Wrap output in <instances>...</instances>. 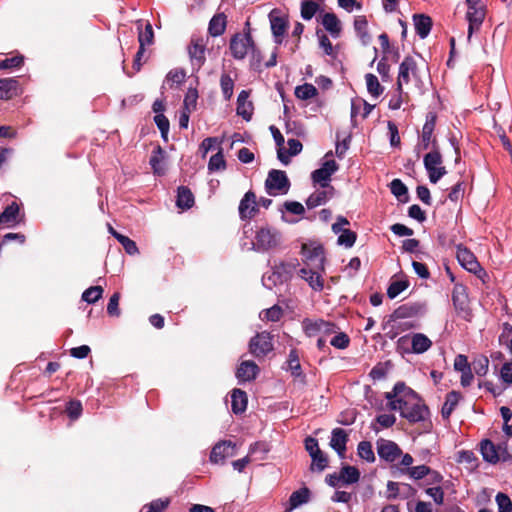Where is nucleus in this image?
Returning a JSON list of instances; mask_svg holds the SVG:
<instances>
[{"mask_svg": "<svg viewBox=\"0 0 512 512\" xmlns=\"http://www.w3.org/2000/svg\"><path fill=\"white\" fill-rule=\"evenodd\" d=\"M385 398L390 410L399 411L411 423L423 421L429 414L420 396L403 382L396 383L392 391L385 393Z\"/></svg>", "mask_w": 512, "mask_h": 512, "instance_id": "obj_1", "label": "nucleus"}, {"mask_svg": "<svg viewBox=\"0 0 512 512\" xmlns=\"http://www.w3.org/2000/svg\"><path fill=\"white\" fill-rule=\"evenodd\" d=\"M281 243V233L270 226H257L252 240L253 249L265 252L276 248Z\"/></svg>", "mask_w": 512, "mask_h": 512, "instance_id": "obj_2", "label": "nucleus"}, {"mask_svg": "<svg viewBox=\"0 0 512 512\" xmlns=\"http://www.w3.org/2000/svg\"><path fill=\"white\" fill-rule=\"evenodd\" d=\"M468 22L467 40L470 41L473 34L478 33L486 17V6L481 0H466Z\"/></svg>", "mask_w": 512, "mask_h": 512, "instance_id": "obj_3", "label": "nucleus"}, {"mask_svg": "<svg viewBox=\"0 0 512 512\" xmlns=\"http://www.w3.org/2000/svg\"><path fill=\"white\" fill-rule=\"evenodd\" d=\"M296 264L294 262H282L276 265L271 272L263 275L262 283L267 289H273L278 284L289 281L295 271Z\"/></svg>", "mask_w": 512, "mask_h": 512, "instance_id": "obj_4", "label": "nucleus"}, {"mask_svg": "<svg viewBox=\"0 0 512 512\" xmlns=\"http://www.w3.org/2000/svg\"><path fill=\"white\" fill-rule=\"evenodd\" d=\"M425 169L428 173L429 180L437 183L446 173V168L442 165V155L438 149H433L424 156L423 159Z\"/></svg>", "mask_w": 512, "mask_h": 512, "instance_id": "obj_5", "label": "nucleus"}, {"mask_svg": "<svg viewBox=\"0 0 512 512\" xmlns=\"http://www.w3.org/2000/svg\"><path fill=\"white\" fill-rule=\"evenodd\" d=\"M290 183L284 171L271 170L265 181L266 192L271 196L286 194Z\"/></svg>", "mask_w": 512, "mask_h": 512, "instance_id": "obj_6", "label": "nucleus"}, {"mask_svg": "<svg viewBox=\"0 0 512 512\" xmlns=\"http://www.w3.org/2000/svg\"><path fill=\"white\" fill-rule=\"evenodd\" d=\"M436 126V114L429 112L426 115V121L423 125L422 132L420 135V141L416 147L418 151L428 150L429 148L438 149V143L436 138L433 136V132Z\"/></svg>", "mask_w": 512, "mask_h": 512, "instance_id": "obj_7", "label": "nucleus"}, {"mask_svg": "<svg viewBox=\"0 0 512 512\" xmlns=\"http://www.w3.org/2000/svg\"><path fill=\"white\" fill-rule=\"evenodd\" d=\"M302 255L306 266L324 269V250L318 244H303Z\"/></svg>", "mask_w": 512, "mask_h": 512, "instance_id": "obj_8", "label": "nucleus"}, {"mask_svg": "<svg viewBox=\"0 0 512 512\" xmlns=\"http://www.w3.org/2000/svg\"><path fill=\"white\" fill-rule=\"evenodd\" d=\"M251 48H253V40L249 32L238 33L231 38L230 50L234 58L244 59Z\"/></svg>", "mask_w": 512, "mask_h": 512, "instance_id": "obj_9", "label": "nucleus"}, {"mask_svg": "<svg viewBox=\"0 0 512 512\" xmlns=\"http://www.w3.org/2000/svg\"><path fill=\"white\" fill-rule=\"evenodd\" d=\"M337 170L338 164L333 159H326L319 169L312 172V180L320 187H332L329 182Z\"/></svg>", "mask_w": 512, "mask_h": 512, "instance_id": "obj_10", "label": "nucleus"}, {"mask_svg": "<svg viewBox=\"0 0 512 512\" xmlns=\"http://www.w3.org/2000/svg\"><path fill=\"white\" fill-rule=\"evenodd\" d=\"M410 76L419 78L417 73V64L412 57H405L399 66V74L396 83V90L402 91L403 84L410 82Z\"/></svg>", "mask_w": 512, "mask_h": 512, "instance_id": "obj_11", "label": "nucleus"}, {"mask_svg": "<svg viewBox=\"0 0 512 512\" xmlns=\"http://www.w3.org/2000/svg\"><path fill=\"white\" fill-rule=\"evenodd\" d=\"M249 349L250 352L256 357L265 356L273 349L270 334L267 332L258 333L250 340Z\"/></svg>", "mask_w": 512, "mask_h": 512, "instance_id": "obj_12", "label": "nucleus"}, {"mask_svg": "<svg viewBox=\"0 0 512 512\" xmlns=\"http://www.w3.org/2000/svg\"><path fill=\"white\" fill-rule=\"evenodd\" d=\"M235 443L223 440L216 443L210 453V461L214 464H223L225 459L235 455Z\"/></svg>", "mask_w": 512, "mask_h": 512, "instance_id": "obj_13", "label": "nucleus"}, {"mask_svg": "<svg viewBox=\"0 0 512 512\" xmlns=\"http://www.w3.org/2000/svg\"><path fill=\"white\" fill-rule=\"evenodd\" d=\"M377 452L379 457L387 462H394L402 455L399 446L395 442L386 439L377 441Z\"/></svg>", "mask_w": 512, "mask_h": 512, "instance_id": "obj_14", "label": "nucleus"}, {"mask_svg": "<svg viewBox=\"0 0 512 512\" xmlns=\"http://www.w3.org/2000/svg\"><path fill=\"white\" fill-rule=\"evenodd\" d=\"M238 210L242 220L251 219L256 215L258 212V203L254 192L248 191L245 193L240 201Z\"/></svg>", "mask_w": 512, "mask_h": 512, "instance_id": "obj_15", "label": "nucleus"}, {"mask_svg": "<svg viewBox=\"0 0 512 512\" xmlns=\"http://www.w3.org/2000/svg\"><path fill=\"white\" fill-rule=\"evenodd\" d=\"M457 259L464 269L473 274H478L482 270L474 254L466 247H457Z\"/></svg>", "mask_w": 512, "mask_h": 512, "instance_id": "obj_16", "label": "nucleus"}, {"mask_svg": "<svg viewBox=\"0 0 512 512\" xmlns=\"http://www.w3.org/2000/svg\"><path fill=\"white\" fill-rule=\"evenodd\" d=\"M205 42L200 38H193L188 47L191 64L199 70L205 62Z\"/></svg>", "mask_w": 512, "mask_h": 512, "instance_id": "obj_17", "label": "nucleus"}, {"mask_svg": "<svg viewBox=\"0 0 512 512\" xmlns=\"http://www.w3.org/2000/svg\"><path fill=\"white\" fill-rule=\"evenodd\" d=\"M324 269H315L311 266H305L299 271V276L304 279L315 291H321L324 287V281L320 274Z\"/></svg>", "mask_w": 512, "mask_h": 512, "instance_id": "obj_18", "label": "nucleus"}, {"mask_svg": "<svg viewBox=\"0 0 512 512\" xmlns=\"http://www.w3.org/2000/svg\"><path fill=\"white\" fill-rule=\"evenodd\" d=\"M422 312V306L419 304H405L398 307L389 317L386 325L395 323L397 320L417 316Z\"/></svg>", "mask_w": 512, "mask_h": 512, "instance_id": "obj_19", "label": "nucleus"}, {"mask_svg": "<svg viewBox=\"0 0 512 512\" xmlns=\"http://www.w3.org/2000/svg\"><path fill=\"white\" fill-rule=\"evenodd\" d=\"M270 24H271V30L275 37V42L280 44L282 43L283 36L286 32L287 28V22L280 15V13L276 10L271 11L269 14Z\"/></svg>", "mask_w": 512, "mask_h": 512, "instance_id": "obj_20", "label": "nucleus"}, {"mask_svg": "<svg viewBox=\"0 0 512 512\" xmlns=\"http://www.w3.org/2000/svg\"><path fill=\"white\" fill-rule=\"evenodd\" d=\"M506 453V450L500 446H495L490 440H483L481 442V454L483 459L491 464H496L501 459V454Z\"/></svg>", "mask_w": 512, "mask_h": 512, "instance_id": "obj_21", "label": "nucleus"}, {"mask_svg": "<svg viewBox=\"0 0 512 512\" xmlns=\"http://www.w3.org/2000/svg\"><path fill=\"white\" fill-rule=\"evenodd\" d=\"M348 435L342 428H335L331 433L330 447L334 449L340 458L345 457Z\"/></svg>", "mask_w": 512, "mask_h": 512, "instance_id": "obj_22", "label": "nucleus"}, {"mask_svg": "<svg viewBox=\"0 0 512 512\" xmlns=\"http://www.w3.org/2000/svg\"><path fill=\"white\" fill-rule=\"evenodd\" d=\"M333 192V187H321V189H317L306 200L307 207L313 209L325 204L333 196Z\"/></svg>", "mask_w": 512, "mask_h": 512, "instance_id": "obj_23", "label": "nucleus"}, {"mask_svg": "<svg viewBox=\"0 0 512 512\" xmlns=\"http://www.w3.org/2000/svg\"><path fill=\"white\" fill-rule=\"evenodd\" d=\"M321 24L333 38L340 37L342 25L336 14L329 12L324 13L321 18Z\"/></svg>", "mask_w": 512, "mask_h": 512, "instance_id": "obj_24", "label": "nucleus"}, {"mask_svg": "<svg viewBox=\"0 0 512 512\" xmlns=\"http://www.w3.org/2000/svg\"><path fill=\"white\" fill-rule=\"evenodd\" d=\"M259 368L253 361H243L236 372V377L240 382L251 381L256 378Z\"/></svg>", "mask_w": 512, "mask_h": 512, "instance_id": "obj_25", "label": "nucleus"}, {"mask_svg": "<svg viewBox=\"0 0 512 512\" xmlns=\"http://www.w3.org/2000/svg\"><path fill=\"white\" fill-rule=\"evenodd\" d=\"M19 206L13 202L0 214V224L13 227L19 223Z\"/></svg>", "mask_w": 512, "mask_h": 512, "instance_id": "obj_26", "label": "nucleus"}, {"mask_svg": "<svg viewBox=\"0 0 512 512\" xmlns=\"http://www.w3.org/2000/svg\"><path fill=\"white\" fill-rule=\"evenodd\" d=\"M413 22L417 35L424 39L426 38L432 28V20L429 16L424 14H416L413 16Z\"/></svg>", "mask_w": 512, "mask_h": 512, "instance_id": "obj_27", "label": "nucleus"}, {"mask_svg": "<svg viewBox=\"0 0 512 512\" xmlns=\"http://www.w3.org/2000/svg\"><path fill=\"white\" fill-rule=\"evenodd\" d=\"M227 26V17L224 13L215 14L208 26V32L211 36L217 37L225 32Z\"/></svg>", "mask_w": 512, "mask_h": 512, "instance_id": "obj_28", "label": "nucleus"}, {"mask_svg": "<svg viewBox=\"0 0 512 512\" xmlns=\"http://www.w3.org/2000/svg\"><path fill=\"white\" fill-rule=\"evenodd\" d=\"M413 354H422L432 346V341L423 333L411 334Z\"/></svg>", "mask_w": 512, "mask_h": 512, "instance_id": "obj_29", "label": "nucleus"}, {"mask_svg": "<svg viewBox=\"0 0 512 512\" xmlns=\"http://www.w3.org/2000/svg\"><path fill=\"white\" fill-rule=\"evenodd\" d=\"M249 93L242 90L237 98V114L245 120H250L252 116V103L248 101Z\"/></svg>", "mask_w": 512, "mask_h": 512, "instance_id": "obj_30", "label": "nucleus"}, {"mask_svg": "<svg viewBox=\"0 0 512 512\" xmlns=\"http://www.w3.org/2000/svg\"><path fill=\"white\" fill-rule=\"evenodd\" d=\"M367 28L368 22L366 17L363 15L356 16L354 20V29L363 45H368L371 42V36L368 33Z\"/></svg>", "mask_w": 512, "mask_h": 512, "instance_id": "obj_31", "label": "nucleus"}, {"mask_svg": "<svg viewBox=\"0 0 512 512\" xmlns=\"http://www.w3.org/2000/svg\"><path fill=\"white\" fill-rule=\"evenodd\" d=\"M247 395L240 389H234L231 394V407L235 414L242 413L247 407Z\"/></svg>", "mask_w": 512, "mask_h": 512, "instance_id": "obj_32", "label": "nucleus"}, {"mask_svg": "<svg viewBox=\"0 0 512 512\" xmlns=\"http://www.w3.org/2000/svg\"><path fill=\"white\" fill-rule=\"evenodd\" d=\"M310 499V490L307 487H303L297 491H294L289 498V509L291 511L303 504H306Z\"/></svg>", "mask_w": 512, "mask_h": 512, "instance_id": "obj_33", "label": "nucleus"}, {"mask_svg": "<svg viewBox=\"0 0 512 512\" xmlns=\"http://www.w3.org/2000/svg\"><path fill=\"white\" fill-rule=\"evenodd\" d=\"M18 81L13 78L0 79V99H10L17 94Z\"/></svg>", "mask_w": 512, "mask_h": 512, "instance_id": "obj_34", "label": "nucleus"}, {"mask_svg": "<svg viewBox=\"0 0 512 512\" xmlns=\"http://www.w3.org/2000/svg\"><path fill=\"white\" fill-rule=\"evenodd\" d=\"M461 399V394L456 391H451L447 394L446 400L443 404L441 414L443 418L448 419L452 414L453 410L457 406Z\"/></svg>", "mask_w": 512, "mask_h": 512, "instance_id": "obj_35", "label": "nucleus"}, {"mask_svg": "<svg viewBox=\"0 0 512 512\" xmlns=\"http://www.w3.org/2000/svg\"><path fill=\"white\" fill-rule=\"evenodd\" d=\"M164 161V151L158 146L152 153L150 157V165L155 174L162 175L165 173V165Z\"/></svg>", "mask_w": 512, "mask_h": 512, "instance_id": "obj_36", "label": "nucleus"}, {"mask_svg": "<svg viewBox=\"0 0 512 512\" xmlns=\"http://www.w3.org/2000/svg\"><path fill=\"white\" fill-rule=\"evenodd\" d=\"M194 204V196L187 187H179L177 194V206L182 209H189Z\"/></svg>", "mask_w": 512, "mask_h": 512, "instance_id": "obj_37", "label": "nucleus"}, {"mask_svg": "<svg viewBox=\"0 0 512 512\" xmlns=\"http://www.w3.org/2000/svg\"><path fill=\"white\" fill-rule=\"evenodd\" d=\"M360 473L354 466H344L338 474V478L344 484H354L358 482Z\"/></svg>", "mask_w": 512, "mask_h": 512, "instance_id": "obj_38", "label": "nucleus"}, {"mask_svg": "<svg viewBox=\"0 0 512 512\" xmlns=\"http://www.w3.org/2000/svg\"><path fill=\"white\" fill-rule=\"evenodd\" d=\"M391 193L400 201L407 202L408 201V189L405 184L400 179H394L390 183Z\"/></svg>", "mask_w": 512, "mask_h": 512, "instance_id": "obj_39", "label": "nucleus"}, {"mask_svg": "<svg viewBox=\"0 0 512 512\" xmlns=\"http://www.w3.org/2000/svg\"><path fill=\"white\" fill-rule=\"evenodd\" d=\"M318 94L317 88L310 84L305 83L295 88V96L301 100H309L314 98Z\"/></svg>", "mask_w": 512, "mask_h": 512, "instance_id": "obj_40", "label": "nucleus"}, {"mask_svg": "<svg viewBox=\"0 0 512 512\" xmlns=\"http://www.w3.org/2000/svg\"><path fill=\"white\" fill-rule=\"evenodd\" d=\"M365 80L367 90L371 96L377 98L383 93L384 88L381 86V84L378 81V78L374 74H366Z\"/></svg>", "mask_w": 512, "mask_h": 512, "instance_id": "obj_41", "label": "nucleus"}, {"mask_svg": "<svg viewBox=\"0 0 512 512\" xmlns=\"http://www.w3.org/2000/svg\"><path fill=\"white\" fill-rule=\"evenodd\" d=\"M396 422V417L393 414H381L376 418V424H372V429L379 432L380 429L390 428Z\"/></svg>", "mask_w": 512, "mask_h": 512, "instance_id": "obj_42", "label": "nucleus"}, {"mask_svg": "<svg viewBox=\"0 0 512 512\" xmlns=\"http://www.w3.org/2000/svg\"><path fill=\"white\" fill-rule=\"evenodd\" d=\"M358 455L363 460H366L367 462H374L375 461V455L374 451L372 449V444L368 441H362L358 444Z\"/></svg>", "mask_w": 512, "mask_h": 512, "instance_id": "obj_43", "label": "nucleus"}, {"mask_svg": "<svg viewBox=\"0 0 512 512\" xmlns=\"http://www.w3.org/2000/svg\"><path fill=\"white\" fill-rule=\"evenodd\" d=\"M322 319H304L302 321V328L308 337L319 335L320 323Z\"/></svg>", "mask_w": 512, "mask_h": 512, "instance_id": "obj_44", "label": "nucleus"}, {"mask_svg": "<svg viewBox=\"0 0 512 512\" xmlns=\"http://www.w3.org/2000/svg\"><path fill=\"white\" fill-rule=\"evenodd\" d=\"M226 168V161L224 159V155L222 153V149L220 148L219 151L211 156L209 163H208V169L209 171H219L224 170Z\"/></svg>", "mask_w": 512, "mask_h": 512, "instance_id": "obj_45", "label": "nucleus"}, {"mask_svg": "<svg viewBox=\"0 0 512 512\" xmlns=\"http://www.w3.org/2000/svg\"><path fill=\"white\" fill-rule=\"evenodd\" d=\"M198 92L195 88H189L183 102V110L192 112L196 109Z\"/></svg>", "mask_w": 512, "mask_h": 512, "instance_id": "obj_46", "label": "nucleus"}, {"mask_svg": "<svg viewBox=\"0 0 512 512\" xmlns=\"http://www.w3.org/2000/svg\"><path fill=\"white\" fill-rule=\"evenodd\" d=\"M103 293V289L101 286H92L86 289L82 294V300L87 303H95L98 301Z\"/></svg>", "mask_w": 512, "mask_h": 512, "instance_id": "obj_47", "label": "nucleus"}, {"mask_svg": "<svg viewBox=\"0 0 512 512\" xmlns=\"http://www.w3.org/2000/svg\"><path fill=\"white\" fill-rule=\"evenodd\" d=\"M409 286V283L407 280H397L393 281L388 289H387V295L390 299L396 298L401 292H403L405 289H407Z\"/></svg>", "mask_w": 512, "mask_h": 512, "instance_id": "obj_48", "label": "nucleus"}, {"mask_svg": "<svg viewBox=\"0 0 512 512\" xmlns=\"http://www.w3.org/2000/svg\"><path fill=\"white\" fill-rule=\"evenodd\" d=\"M221 90L226 100H229L233 95L234 81L228 74H222L220 79Z\"/></svg>", "mask_w": 512, "mask_h": 512, "instance_id": "obj_49", "label": "nucleus"}, {"mask_svg": "<svg viewBox=\"0 0 512 512\" xmlns=\"http://www.w3.org/2000/svg\"><path fill=\"white\" fill-rule=\"evenodd\" d=\"M282 315H283L282 309L279 306L274 305L269 309L263 310L260 313V318L262 320L276 322V321L280 320Z\"/></svg>", "mask_w": 512, "mask_h": 512, "instance_id": "obj_50", "label": "nucleus"}, {"mask_svg": "<svg viewBox=\"0 0 512 512\" xmlns=\"http://www.w3.org/2000/svg\"><path fill=\"white\" fill-rule=\"evenodd\" d=\"M169 503V498L156 499L152 501L150 504L144 505L143 508L141 509V512H161L169 505Z\"/></svg>", "mask_w": 512, "mask_h": 512, "instance_id": "obj_51", "label": "nucleus"}, {"mask_svg": "<svg viewBox=\"0 0 512 512\" xmlns=\"http://www.w3.org/2000/svg\"><path fill=\"white\" fill-rule=\"evenodd\" d=\"M154 33L150 23H147L144 30L139 31L138 41L142 47L153 43Z\"/></svg>", "mask_w": 512, "mask_h": 512, "instance_id": "obj_52", "label": "nucleus"}, {"mask_svg": "<svg viewBox=\"0 0 512 512\" xmlns=\"http://www.w3.org/2000/svg\"><path fill=\"white\" fill-rule=\"evenodd\" d=\"M312 458L311 470L323 471L328 464L327 457L320 450L319 453H315L310 456Z\"/></svg>", "mask_w": 512, "mask_h": 512, "instance_id": "obj_53", "label": "nucleus"}, {"mask_svg": "<svg viewBox=\"0 0 512 512\" xmlns=\"http://www.w3.org/2000/svg\"><path fill=\"white\" fill-rule=\"evenodd\" d=\"M319 6L312 1H304L301 4V17L304 20H310L316 14Z\"/></svg>", "mask_w": 512, "mask_h": 512, "instance_id": "obj_54", "label": "nucleus"}, {"mask_svg": "<svg viewBox=\"0 0 512 512\" xmlns=\"http://www.w3.org/2000/svg\"><path fill=\"white\" fill-rule=\"evenodd\" d=\"M411 335L400 337L396 342V350L401 354H413Z\"/></svg>", "mask_w": 512, "mask_h": 512, "instance_id": "obj_55", "label": "nucleus"}, {"mask_svg": "<svg viewBox=\"0 0 512 512\" xmlns=\"http://www.w3.org/2000/svg\"><path fill=\"white\" fill-rule=\"evenodd\" d=\"M472 366L477 375L484 376L488 372L489 360L485 356H480L474 359Z\"/></svg>", "mask_w": 512, "mask_h": 512, "instance_id": "obj_56", "label": "nucleus"}, {"mask_svg": "<svg viewBox=\"0 0 512 512\" xmlns=\"http://www.w3.org/2000/svg\"><path fill=\"white\" fill-rule=\"evenodd\" d=\"M355 241L356 234L353 231L346 229L345 231H342V233L339 234L337 242L339 245L345 246L346 248H350L354 245Z\"/></svg>", "mask_w": 512, "mask_h": 512, "instance_id": "obj_57", "label": "nucleus"}, {"mask_svg": "<svg viewBox=\"0 0 512 512\" xmlns=\"http://www.w3.org/2000/svg\"><path fill=\"white\" fill-rule=\"evenodd\" d=\"M408 475L414 480H420L427 476L430 473V468L426 465H419L415 467H410L407 469Z\"/></svg>", "mask_w": 512, "mask_h": 512, "instance_id": "obj_58", "label": "nucleus"}, {"mask_svg": "<svg viewBox=\"0 0 512 512\" xmlns=\"http://www.w3.org/2000/svg\"><path fill=\"white\" fill-rule=\"evenodd\" d=\"M458 462L468 464L470 469L477 467V457L472 451H460L458 453Z\"/></svg>", "mask_w": 512, "mask_h": 512, "instance_id": "obj_59", "label": "nucleus"}, {"mask_svg": "<svg viewBox=\"0 0 512 512\" xmlns=\"http://www.w3.org/2000/svg\"><path fill=\"white\" fill-rule=\"evenodd\" d=\"M116 239L121 243V245L128 254L133 255L138 252L136 243L127 236H124L122 234H116Z\"/></svg>", "mask_w": 512, "mask_h": 512, "instance_id": "obj_60", "label": "nucleus"}, {"mask_svg": "<svg viewBox=\"0 0 512 512\" xmlns=\"http://www.w3.org/2000/svg\"><path fill=\"white\" fill-rule=\"evenodd\" d=\"M496 503L498 506V512H511L512 502L510 498L504 493H498L496 495Z\"/></svg>", "mask_w": 512, "mask_h": 512, "instance_id": "obj_61", "label": "nucleus"}, {"mask_svg": "<svg viewBox=\"0 0 512 512\" xmlns=\"http://www.w3.org/2000/svg\"><path fill=\"white\" fill-rule=\"evenodd\" d=\"M414 325L410 322H401V323H394L392 325L391 330L387 333V336L390 339H394L400 332H404L406 330H409L413 328Z\"/></svg>", "mask_w": 512, "mask_h": 512, "instance_id": "obj_62", "label": "nucleus"}, {"mask_svg": "<svg viewBox=\"0 0 512 512\" xmlns=\"http://www.w3.org/2000/svg\"><path fill=\"white\" fill-rule=\"evenodd\" d=\"M186 77V73L183 69H173L167 76L166 81L172 84H181Z\"/></svg>", "mask_w": 512, "mask_h": 512, "instance_id": "obj_63", "label": "nucleus"}, {"mask_svg": "<svg viewBox=\"0 0 512 512\" xmlns=\"http://www.w3.org/2000/svg\"><path fill=\"white\" fill-rule=\"evenodd\" d=\"M500 377L503 382L510 385L512 384V363L506 362L500 370Z\"/></svg>", "mask_w": 512, "mask_h": 512, "instance_id": "obj_64", "label": "nucleus"}]
</instances>
